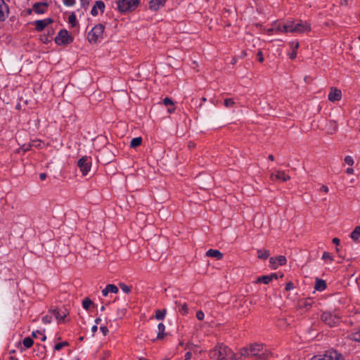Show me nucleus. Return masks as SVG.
I'll use <instances>...</instances> for the list:
<instances>
[{
	"instance_id": "412c9836",
	"label": "nucleus",
	"mask_w": 360,
	"mask_h": 360,
	"mask_svg": "<svg viewBox=\"0 0 360 360\" xmlns=\"http://www.w3.org/2000/svg\"><path fill=\"white\" fill-rule=\"evenodd\" d=\"M338 124L335 121H330L328 124V132L330 134H333L338 131Z\"/></svg>"
},
{
	"instance_id": "4c0bfd02",
	"label": "nucleus",
	"mask_w": 360,
	"mask_h": 360,
	"mask_svg": "<svg viewBox=\"0 0 360 360\" xmlns=\"http://www.w3.org/2000/svg\"><path fill=\"white\" fill-rule=\"evenodd\" d=\"M344 160H345V162L349 166H352L354 162L353 158L349 155L345 156Z\"/></svg>"
},
{
	"instance_id": "4be33fe9",
	"label": "nucleus",
	"mask_w": 360,
	"mask_h": 360,
	"mask_svg": "<svg viewBox=\"0 0 360 360\" xmlns=\"http://www.w3.org/2000/svg\"><path fill=\"white\" fill-rule=\"evenodd\" d=\"M175 304L179 307V311L181 314L186 315L188 314V308L186 303L181 304L180 302L176 301Z\"/></svg>"
},
{
	"instance_id": "dca6fc26",
	"label": "nucleus",
	"mask_w": 360,
	"mask_h": 360,
	"mask_svg": "<svg viewBox=\"0 0 360 360\" xmlns=\"http://www.w3.org/2000/svg\"><path fill=\"white\" fill-rule=\"evenodd\" d=\"M298 304L300 308L304 309L305 310H309L313 304V301L311 298L308 297L306 299L300 300L299 301Z\"/></svg>"
},
{
	"instance_id": "7c9ffc66",
	"label": "nucleus",
	"mask_w": 360,
	"mask_h": 360,
	"mask_svg": "<svg viewBox=\"0 0 360 360\" xmlns=\"http://www.w3.org/2000/svg\"><path fill=\"white\" fill-rule=\"evenodd\" d=\"M92 304H94L93 302L88 297L85 298L82 302L83 308L86 310H89Z\"/></svg>"
},
{
	"instance_id": "69168bd1",
	"label": "nucleus",
	"mask_w": 360,
	"mask_h": 360,
	"mask_svg": "<svg viewBox=\"0 0 360 360\" xmlns=\"http://www.w3.org/2000/svg\"><path fill=\"white\" fill-rule=\"evenodd\" d=\"M340 240L338 238H334L333 239V243H335L336 245H338L340 244Z\"/></svg>"
},
{
	"instance_id": "a211bd4d",
	"label": "nucleus",
	"mask_w": 360,
	"mask_h": 360,
	"mask_svg": "<svg viewBox=\"0 0 360 360\" xmlns=\"http://www.w3.org/2000/svg\"><path fill=\"white\" fill-rule=\"evenodd\" d=\"M206 256L210 257H214L217 259H221L223 258V254L218 250L210 249L206 252Z\"/></svg>"
},
{
	"instance_id": "20e7f679",
	"label": "nucleus",
	"mask_w": 360,
	"mask_h": 360,
	"mask_svg": "<svg viewBox=\"0 0 360 360\" xmlns=\"http://www.w3.org/2000/svg\"><path fill=\"white\" fill-rule=\"evenodd\" d=\"M321 319L326 325L330 327H334L338 326L340 322V317L330 311H324L322 313Z\"/></svg>"
},
{
	"instance_id": "a18cd8bd",
	"label": "nucleus",
	"mask_w": 360,
	"mask_h": 360,
	"mask_svg": "<svg viewBox=\"0 0 360 360\" xmlns=\"http://www.w3.org/2000/svg\"><path fill=\"white\" fill-rule=\"evenodd\" d=\"M310 360H327L324 354H318L314 356Z\"/></svg>"
},
{
	"instance_id": "79ce46f5",
	"label": "nucleus",
	"mask_w": 360,
	"mask_h": 360,
	"mask_svg": "<svg viewBox=\"0 0 360 360\" xmlns=\"http://www.w3.org/2000/svg\"><path fill=\"white\" fill-rule=\"evenodd\" d=\"M352 339L356 342H360V331L359 330L356 333H354L352 335Z\"/></svg>"
},
{
	"instance_id": "9b49d317",
	"label": "nucleus",
	"mask_w": 360,
	"mask_h": 360,
	"mask_svg": "<svg viewBox=\"0 0 360 360\" xmlns=\"http://www.w3.org/2000/svg\"><path fill=\"white\" fill-rule=\"evenodd\" d=\"M53 20L48 18L44 20H38L34 22L35 29L38 32H41L47 25L52 23Z\"/></svg>"
},
{
	"instance_id": "6e6552de",
	"label": "nucleus",
	"mask_w": 360,
	"mask_h": 360,
	"mask_svg": "<svg viewBox=\"0 0 360 360\" xmlns=\"http://www.w3.org/2000/svg\"><path fill=\"white\" fill-rule=\"evenodd\" d=\"M250 348V352L252 357L254 356H259L262 352H266V349H264V345L262 344L253 343L250 344L248 345Z\"/></svg>"
},
{
	"instance_id": "b1692460",
	"label": "nucleus",
	"mask_w": 360,
	"mask_h": 360,
	"mask_svg": "<svg viewBox=\"0 0 360 360\" xmlns=\"http://www.w3.org/2000/svg\"><path fill=\"white\" fill-rule=\"evenodd\" d=\"M158 335H157V339H160V340H162L165 338V333H164L165 330V326L163 323H160L158 325Z\"/></svg>"
},
{
	"instance_id": "f257e3e1",
	"label": "nucleus",
	"mask_w": 360,
	"mask_h": 360,
	"mask_svg": "<svg viewBox=\"0 0 360 360\" xmlns=\"http://www.w3.org/2000/svg\"><path fill=\"white\" fill-rule=\"evenodd\" d=\"M209 355L214 360H230L233 356V352L226 345L218 343L213 349L210 351Z\"/></svg>"
},
{
	"instance_id": "f3484780",
	"label": "nucleus",
	"mask_w": 360,
	"mask_h": 360,
	"mask_svg": "<svg viewBox=\"0 0 360 360\" xmlns=\"http://www.w3.org/2000/svg\"><path fill=\"white\" fill-rule=\"evenodd\" d=\"M274 176L278 180H281L282 181H287L290 179V176L289 175H287L285 174L283 171H277L276 174L274 175V174H271V179H274Z\"/></svg>"
},
{
	"instance_id": "2eb2a0df",
	"label": "nucleus",
	"mask_w": 360,
	"mask_h": 360,
	"mask_svg": "<svg viewBox=\"0 0 360 360\" xmlns=\"http://www.w3.org/2000/svg\"><path fill=\"white\" fill-rule=\"evenodd\" d=\"M167 0H150L149 8L152 11H158L162 7Z\"/></svg>"
},
{
	"instance_id": "ddd939ff",
	"label": "nucleus",
	"mask_w": 360,
	"mask_h": 360,
	"mask_svg": "<svg viewBox=\"0 0 360 360\" xmlns=\"http://www.w3.org/2000/svg\"><path fill=\"white\" fill-rule=\"evenodd\" d=\"M8 6L4 0H0V21H4L8 14Z\"/></svg>"
},
{
	"instance_id": "aec40b11",
	"label": "nucleus",
	"mask_w": 360,
	"mask_h": 360,
	"mask_svg": "<svg viewBox=\"0 0 360 360\" xmlns=\"http://www.w3.org/2000/svg\"><path fill=\"white\" fill-rule=\"evenodd\" d=\"M53 34L54 31L53 29H48L47 34L41 36V40L43 41V43L47 44L51 41Z\"/></svg>"
},
{
	"instance_id": "de8ad7c7",
	"label": "nucleus",
	"mask_w": 360,
	"mask_h": 360,
	"mask_svg": "<svg viewBox=\"0 0 360 360\" xmlns=\"http://www.w3.org/2000/svg\"><path fill=\"white\" fill-rule=\"evenodd\" d=\"M204 313L202 311H198L196 313V317L199 321H202L204 319Z\"/></svg>"
},
{
	"instance_id": "e2e57ef3",
	"label": "nucleus",
	"mask_w": 360,
	"mask_h": 360,
	"mask_svg": "<svg viewBox=\"0 0 360 360\" xmlns=\"http://www.w3.org/2000/svg\"><path fill=\"white\" fill-rule=\"evenodd\" d=\"M321 191H323L325 193H328V188L327 186H325V185H323L321 187V189H320Z\"/></svg>"
},
{
	"instance_id": "f8f14e48",
	"label": "nucleus",
	"mask_w": 360,
	"mask_h": 360,
	"mask_svg": "<svg viewBox=\"0 0 360 360\" xmlns=\"http://www.w3.org/2000/svg\"><path fill=\"white\" fill-rule=\"evenodd\" d=\"M323 354L327 360H345L343 356L336 350H328Z\"/></svg>"
},
{
	"instance_id": "774afa93",
	"label": "nucleus",
	"mask_w": 360,
	"mask_h": 360,
	"mask_svg": "<svg viewBox=\"0 0 360 360\" xmlns=\"http://www.w3.org/2000/svg\"><path fill=\"white\" fill-rule=\"evenodd\" d=\"M97 330H98L97 325H94V326H92L91 331H92L93 333H95L97 331Z\"/></svg>"
},
{
	"instance_id": "a19ab883",
	"label": "nucleus",
	"mask_w": 360,
	"mask_h": 360,
	"mask_svg": "<svg viewBox=\"0 0 360 360\" xmlns=\"http://www.w3.org/2000/svg\"><path fill=\"white\" fill-rule=\"evenodd\" d=\"M162 103H163V104H164V105H168V106H172V105H174V102L172 101V99H170V98H168V97L165 98L163 99V101H162Z\"/></svg>"
},
{
	"instance_id": "2f4dec72",
	"label": "nucleus",
	"mask_w": 360,
	"mask_h": 360,
	"mask_svg": "<svg viewBox=\"0 0 360 360\" xmlns=\"http://www.w3.org/2000/svg\"><path fill=\"white\" fill-rule=\"evenodd\" d=\"M22 343L26 348H30L33 345L34 341L31 338L27 337L23 340Z\"/></svg>"
},
{
	"instance_id": "a878e982",
	"label": "nucleus",
	"mask_w": 360,
	"mask_h": 360,
	"mask_svg": "<svg viewBox=\"0 0 360 360\" xmlns=\"http://www.w3.org/2000/svg\"><path fill=\"white\" fill-rule=\"evenodd\" d=\"M291 47L293 49H292V53H290V59H295L296 58V56H297V51L296 50L298 49L299 47V42L297 41H292L291 43Z\"/></svg>"
},
{
	"instance_id": "c756f323",
	"label": "nucleus",
	"mask_w": 360,
	"mask_h": 360,
	"mask_svg": "<svg viewBox=\"0 0 360 360\" xmlns=\"http://www.w3.org/2000/svg\"><path fill=\"white\" fill-rule=\"evenodd\" d=\"M271 281V277L269 276V275H266V276H262L261 277H259L257 279V283H263L264 284H268Z\"/></svg>"
},
{
	"instance_id": "4d7b16f0",
	"label": "nucleus",
	"mask_w": 360,
	"mask_h": 360,
	"mask_svg": "<svg viewBox=\"0 0 360 360\" xmlns=\"http://www.w3.org/2000/svg\"><path fill=\"white\" fill-rule=\"evenodd\" d=\"M80 1L82 6L84 8H86L89 4V0H80Z\"/></svg>"
},
{
	"instance_id": "423d86ee",
	"label": "nucleus",
	"mask_w": 360,
	"mask_h": 360,
	"mask_svg": "<svg viewBox=\"0 0 360 360\" xmlns=\"http://www.w3.org/2000/svg\"><path fill=\"white\" fill-rule=\"evenodd\" d=\"M72 41L73 37L65 29L60 30L58 35L55 37V42L60 46L68 45L72 43Z\"/></svg>"
},
{
	"instance_id": "6ab92c4d",
	"label": "nucleus",
	"mask_w": 360,
	"mask_h": 360,
	"mask_svg": "<svg viewBox=\"0 0 360 360\" xmlns=\"http://www.w3.org/2000/svg\"><path fill=\"white\" fill-rule=\"evenodd\" d=\"M327 288L326 281L316 278L315 282V290L318 291H323Z\"/></svg>"
},
{
	"instance_id": "052dcab7",
	"label": "nucleus",
	"mask_w": 360,
	"mask_h": 360,
	"mask_svg": "<svg viewBox=\"0 0 360 360\" xmlns=\"http://www.w3.org/2000/svg\"><path fill=\"white\" fill-rule=\"evenodd\" d=\"M175 110H176V108H175V106H174V105L169 106V107L168 108V109H167V112H168L169 113H172V112H174L175 111Z\"/></svg>"
},
{
	"instance_id": "6e6d98bb",
	"label": "nucleus",
	"mask_w": 360,
	"mask_h": 360,
	"mask_svg": "<svg viewBox=\"0 0 360 360\" xmlns=\"http://www.w3.org/2000/svg\"><path fill=\"white\" fill-rule=\"evenodd\" d=\"M294 287V285L292 282H288V283H286V286H285V290L287 291H289L291 289H292Z\"/></svg>"
},
{
	"instance_id": "7ed1b4c3",
	"label": "nucleus",
	"mask_w": 360,
	"mask_h": 360,
	"mask_svg": "<svg viewBox=\"0 0 360 360\" xmlns=\"http://www.w3.org/2000/svg\"><path fill=\"white\" fill-rule=\"evenodd\" d=\"M104 26L102 24L95 25L88 34V40L90 44H97L103 37Z\"/></svg>"
},
{
	"instance_id": "680f3d73",
	"label": "nucleus",
	"mask_w": 360,
	"mask_h": 360,
	"mask_svg": "<svg viewBox=\"0 0 360 360\" xmlns=\"http://www.w3.org/2000/svg\"><path fill=\"white\" fill-rule=\"evenodd\" d=\"M109 293V291H108V286L106 285V287L102 290V294L103 296H107L108 294Z\"/></svg>"
},
{
	"instance_id": "e433bc0d",
	"label": "nucleus",
	"mask_w": 360,
	"mask_h": 360,
	"mask_svg": "<svg viewBox=\"0 0 360 360\" xmlns=\"http://www.w3.org/2000/svg\"><path fill=\"white\" fill-rule=\"evenodd\" d=\"M107 286L108 288L109 292H112V293L118 292V288L115 285L108 284V285H107Z\"/></svg>"
},
{
	"instance_id": "58836bf2",
	"label": "nucleus",
	"mask_w": 360,
	"mask_h": 360,
	"mask_svg": "<svg viewBox=\"0 0 360 360\" xmlns=\"http://www.w3.org/2000/svg\"><path fill=\"white\" fill-rule=\"evenodd\" d=\"M68 20L72 27H74L75 25V24L77 22V19H76L75 15L73 13L69 15Z\"/></svg>"
},
{
	"instance_id": "603ef678",
	"label": "nucleus",
	"mask_w": 360,
	"mask_h": 360,
	"mask_svg": "<svg viewBox=\"0 0 360 360\" xmlns=\"http://www.w3.org/2000/svg\"><path fill=\"white\" fill-rule=\"evenodd\" d=\"M269 262L272 265V268L273 269H276V263L277 262V261H276V259L275 257H271L269 259Z\"/></svg>"
},
{
	"instance_id": "37998d69",
	"label": "nucleus",
	"mask_w": 360,
	"mask_h": 360,
	"mask_svg": "<svg viewBox=\"0 0 360 360\" xmlns=\"http://www.w3.org/2000/svg\"><path fill=\"white\" fill-rule=\"evenodd\" d=\"M283 25H278V26H276L274 28H272V29H269L268 30V32H273V31H275L276 32H285L284 31H283Z\"/></svg>"
},
{
	"instance_id": "ea45409f",
	"label": "nucleus",
	"mask_w": 360,
	"mask_h": 360,
	"mask_svg": "<svg viewBox=\"0 0 360 360\" xmlns=\"http://www.w3.org/2000/svg\"><path fill=\"white\" fill-rule=\"evenodd\" d=\"M69 345V343L66 341L65 342H60V343H58L55 345L54 347V349L55 350H60L63 347L65 346H68Z\"/></svg>"
},
{
	"instance_id": "8fccbe9b",
	"label": "nucleus",
	"mask_w": 360,
	"mask_h": 360,
	"mask_svg": "<svg viewBox=\"0 0 360 360\" xmlns=\"http://www.w3.org/2000/svg\"><path fill=\"white\" fill-rule=\"evenodd\" d=\"M63 3L67 6H72L75 4V0H63Z\"/></svg>"
},
{
	"instance_id": "bf43d9fd",
	"label": "nucleus",
	"mask_w": 360,
	"mask_h": 360,
	"mask_svg": "<svg viewBox=\"0 0 360 360\" xmlns=\"http://www.w3.org/2000/svg\"><path fill=\"white\" fill-rule=\"evenodd\" d=\"M192 357V353L191 352H187L185 354V360H189Z\"/></svg>"
},
{
	"instance_id": "338daca9",
	"label": "nucleus",
	"mask_w": 360,
	"mask_h": 360,
	"mask_svg": "<svg viewBox=\"0 0 360 360\" xmlns=\"http://www.w3.org/2000/svg\"><path fill=\"white\" fill-rule=\"evenodd\" d=\"M346 172L349 174H352L354 173V169L351 167H349L346 169Z\"/></svg>"
},
{
	"instance_id": "4468645a",
	"label": "nucleus",
	"mask_w": 360,
	"mask_h": 360,
	"mask_svg": "<svg viewBox=\"0 0 360 360\" xmlns=\"http://www.w3.org/2000/svg\"><path fill=\"white\" fill-rule=\"evenodd\" d=\"M48 4L46 2H38L33 5V10L36 13H44L47 9Z\"/></svg>"
},
{
	"instance_id": "39448f33",
	"label": "nucleus",
	"mask_w": 360,
	"mask_h": 360,
	"mask_svg": "<svg viewBox=\"0 0 360 360\" xmlns=\"http://www.w3.org/2000/svg\"><path fill=\"white\" fill-rule=\"evenodd\" d=\"M139 0H119L117 8L120 12L125 13L134 10L139 5Z\"/></svg>"
},
{
	"instance_id": "0e129e2a",
	"label": "nucleus",
	"mask_w": 360,
	"mask_h": 360,
	"mask_svg": "<svg viewBox=\"0 0 360 360\" xmlns=\"http://www.w3.org/2000/svg\"><path fill=\"white\" fill-rule=\"evenodd\" d=\"M39 178H40V179H41V181H44V180H45V179H46V174L45 173H41V174H39Z\"/></svg>"
},
{
	"instance_id": "f03ea898",
	"label": "nucleus",
	"mask_w": 360,
	"mask_h": 360,
	"mask_svg": "<svg viewBox=\"0 0 360 360\" xmlns=\"http://www.w3.org/2000/svg\"><path fill=\"white\" fill-rule=\"evenodd\" d=\"M283 31L292 33H304L308 32L311 30L310 25L307 22L300 20L295 23V21H288L283 25Z\"/></svg>"
},
{
	"instance_id": "09e8293b",
	"label": "nucleus",
	"mask_w": 360,
	"mask_h": 360,
	"mask_svg": "<svg viewBox=\"0 0 360 360\" xmlns=\"http://www.w3.org/2000/svg\"><path fill=\"white\" fill-rule=\"evenodd\" d=\"M257 60L259 62L262 63L264 61L263 53L262 51H259L257 54Z\"/></svg>"
},
{
	"instance_id": "393cba45",
	"label": "nucleus",
	"mask_w": 360,
	"mask_h": 360,
	"mask_svg": "<svg viewBox=\"0 0 360 360\" xmlns=\"http://www.w3.org/2000/svg\"><path fill=\"white\" fill-rule=\"evenodd\" d=\"M350 237L354 241H356L359 239V238L360 237V226H359L355 227V229L351 233Z\"/></svg>"
},
{
	"instance_id": "cd10ccee",
	"label": "nucleus",
	"mask_w": 360,
	"mask_h": 360,
	"mask_svg": "<svg viewBox=\"0 0 360 360\" xmlns=\"http://www.w3.org/2000/svg\"><path fill=\"white\" fill-rule=\"evenodd\" d=\"M240 354H241V356L244 357V358H248V357H251V354H250V348L248 347V345L245 347H243L240 349Z\"/></svg>"
},
{
	"instance_id": "c03bdc74",
	"label": "nucleus",
	"mask_w": 360,
	"mask_h": 360,
	"mask_svg": "<svg viewBox=\"0 0 360 360\" xmlns=\"http://www.w3.org/2000/svg\"><path fill=\"white\" fill-rule=\"evenodd\" d=\"M323 259H329L330 261L333 260V257L331 256V255L328 252H324L322 255Z\"/></svg>"
},
{
	"instance_id": "49530a36",
	"label": "nucleus",
	"mask_w": 360,
	"mask_h": 360,
	"mask_svg": "<svg viewBox=\"0 0 360 360\" xmlns=\"http://www.w3.org/2000/svg\"><path fill=\"white\" fill-rule=\"evenodd\" d=\"M42 321L44 323H50L52 321V316L46 315L42 318Z\"/></svg>"
},
{
	"instance_id": "c85d7f7f",
	"label": "nucleus",
	"mask_w": 360,
	"mask_h": 360,
	"mask_svg": "<svg viewBox=\"0 0 360 360\" xmlns=\"http://www.w3.org/2000/svg\"><path fill=\"white\" fill-rule=\"evenodd\" d=\"M166 309H164L162 310H157L156 312H155V319H158V320H163L165 315H166Z\"/></svg>"
},
{
	"instance_id": "9d476101",
	"label": "nucleus",
	"mask_w": 360,
	"mask_h": 360,
	"mask_svg": "<svg viewBox=\"0 0 360 360\" xmlns=\"http://www.w3.org/2000/svg\"><path fill=\"white\" fill-rule=\"evenodd\" d=\"M342 98V92L340 89L335 87H331L330 91L328 94V100L330 102L339 101Z\"/></svg>"
},
{
	"instance_id": "0eeeda50",
	"label": "nucleus",
	"mask_w": 360,
	"mask_h": 360,
	"mask_svg": "<svg viewBox=\"0 0 360 360\" xmlns=\"http://www.w3.org/2000/svg\"><path fill=\"white\" fill-rule=\"evenodd\" d=\"M92 160L89 156H83L77 161V167L83 176H86L91 167Z\"/></svg>"
},
{
	"instance_id": "3c124183",
	"label": "nucleus",
	"mask_w": 360,
	"mask_h": 360,
	"mask_svg": "<svg viewBox=\"0 0 360 360\" xmlns=\"http://www.w3.org/2000/svg\"><path fill=\"white\" fill-rule=\"evenodd\" d=\"M100 330L102 332V333L103 334V335H105V336L107 335L108 332H109L108 328L106 326H101L100 327Z\"/></svg>"
},
{
	"instance_id": "bb28decb",
	"label": "nucleus",
	"mask_w": 360,
	"mask_h": 360,
	"mask_svg": "<svg viewBox=\"0 0 360 360\" xmlns=\"http://www.w3.org/2000/svg\"><path fill=\"white\" fill-rule=\"evenodd\" d=\"M142 143V138L141 137H136L132 139L130 143V147L131 148H136L139 146Z\"/></svg>"
},
{
	"instance_id": "72a5a7b5",
	"label": "nucleus",
	"mask_w": 360,
	"mask_h": 360,
	"mask_svg": "<svg viewBox=\"0 0 360 360\" xmlns=\"http://www.w3.org/2000/svg\"><path fill=\"white\" fill-rule=\"evenodd\" d=\"M277 262L279 265L283 266L286 264L287 259L285 256L281 255L276 257Z\"/></svg>"
},
{
	"instance_id": "864d4df0",
	"label": "nucleus",
	"mask_w": 360,
	"mask_h": 360,
	"mask_svg": "<svg viewBox=\"0 0 360 360\" xmlns=\"http://www.w3.org/2000/svg\"><path fill=\"white\" fill-rule=\"evenodd\" d=\"M243 359V356H241V354L237 355L236 353L233 352V356L231 357L230 360H241Z\"/></svg>"
},
{
	"instance_id": "13d9d810",
	"label": "nucleus",
	"mask_w": 360,
	"mask_h": 360,
	"mask_svg": "<svg viewBox=\"0 0 360 360\" xmlns=\"http://www.w3.org/2000/svg\"><path fill=\"white\" fill-rule=\"evenodd\" d=\"M37 335H42V332L40 330H36V331H33L32 333V336L35 338H37Z\"/></svg>"
},
{
	"instance_id": "c9c22d12",
	"label": "nucleus",
	"mask_w": 360,
	"mask_h": 360,
	"mask_svg": "<svg viewBox=\"0 0 360 360\" xmlns=\"http://www.w3.org/2000/svg\"><path fill=\"white\" fill-rule=\"evenodd\" d=\"M235 105V102L232 98H226L224 100V105L226 108H232Z\"/></svg>"
},
{
	"instance_id": "f704fd0d",
	"label": "nucleus",
	"mask_w": 360,
	"mask_h": 360,
	"mask_svg": "<svg viewBox=\"0 0 360 360\" xmlns=\"http://www.w3.org/2000/svg\"><path fill=\"white\" fill-rule=\"evenodd\" d=\"M95 4L97 7V10L99 9L101 11V13H103L105 9L104 2L102 1H96Z\"/></svg>"
},
{
	"instance_id": "1a4fd4ad",
	"label": "nucleus",
	"mask_w": 360,
	"mask_h": 360,
	"mask_svg": "<svg viewBox=\"0 0 360 360\" xmlns=\"http://www.w3.org/2000/svg\"><path fill=\"white\" fill-rule=\"evenodd\" d=\"M50 312L56 318V319L59 321H64L65 318L69 314L68 310L65 307H63L61 309H53Z\"/></svg>"
},
{
	"instance_id": "5701e85b",
	"label": "nucleus",
	"mask_w": 360,
	"mask_h": 360,
	"mask_svg": "<svg viewBox=\"0 0 360 360\" xmlns=\"http://www.w3.org/2000/svg\"><path fill=\"white\" fill-rule=\"evenodd\" d=\"M257 257L262 259H266L269 255V251L266 249L257 250Z\"/></svg>"
},
{
	"instance_id": "5fc2aeb1",
	"label": "nucleus",
	"mask_w": 360,
	"mask_h": 360,
	"mask_svg": "<svg viewBox=\"0 0 360 360\" xmlns=\"http://www.w3.org/2000/svg\"><path fill=\"white\" fill-rule=\"evenodd\" d=\"M91 14L93 16H96L98 15V10H97V7H96V4L93 6V8L91 11Z\"/></svg>"
},
{
	"instance_id": "473e14b6",
	"label": "nucleus",
	"mask_w": 360,
	"mask_h": 360,
	"mask_svg": "<svg viewBox=\"0 0 360 360\" xmlns=\"http://www.w3.org/2000/svg\"><path fill=\"white\" fill-rule=\"evenodd\" d=\"M119 286L122 289V290L125 293H129L132 288L131 286H128L122 283H119Z\"/></svg>"
}]
</instances>
